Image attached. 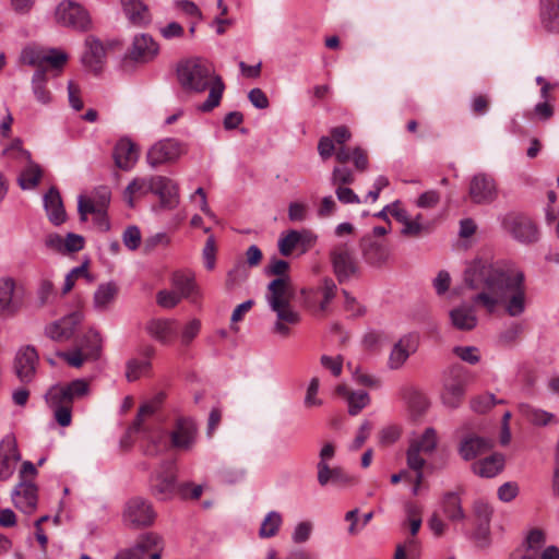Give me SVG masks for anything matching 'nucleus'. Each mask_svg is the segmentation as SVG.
Returning <instances> with one entry per match:
<instances>
[{"mask_svg": "<svg viewBox=\"0 0 559 559\" xmlns=\"http://www.w3.org/2000/svg\"><path fill=\"white\" fill-rule=\"evenodd\" d=\"M467 287L477 292L472 305L462 304L450 311L452 325L461 331H472L478 323L476 308L493 314L502 309L512 318L521 317L527 308L528 296L525 275L518 269H504L488 260L477 259L464 272Z\"/></svg>", "mask_w": 559, "mask_h": 559, "instance_id": "f257e3e1", "label": "nucleus"}, {"mask_svg": "<svg viewBox=\"0 0 559 559\" xmlns=\"http://www.w3.org/2000/svg\"><path fill=\"white\" fill-rule=\"evenodd\" d=\"M177 73L186 91L202 93L210 88L207 99L201 105L203 111H211L219 105L225 84L210 61L201 58L187 60L178 67Z\"/></svg>", "mask_w": 559, "mask_h": 559, "instance_id": "f03ea898", "label": "nucleus"}, {"mask_svg": "<svg viewBox=\"0 0 559 559\" xmlns=\"http://www.w3.org/2000/svg\"><path fill=\"white\" fill-rule=\"evenodd\" d=\"M294 296L290 277L272 280L265 290V300L273 312L276 314V321L273 325V333L282 337H288L290 325H296L300 321V316L290 305Z\"/></svg>", "mask_w": 559, "mask_h": 559, "instance_id": "7ed1b4c3", "label": "nucleus"}, {"mask_svg": "<svg viewBox=\"0 0 559 559\" xmlns=\"http://www.w3.org/2000/svg\"><path fill=\"white\" fill-rule=\"evenodd\" d=\"M90 393V383L85 379H75L69 383L52 385L47 394L46 402L53 412L58 425L68 427L72 423V407L75 400Z\"/></svg>", "mask_w": 559, "mask_h": 559, "instance_id": "20e7f679", "label": "nucleus"}, {"mask_svg": "<svg viewBox=\"0 0 559 559\" xmlns=\"http://www.w3.org/2000/svg\"><path fill=\"white\" fill-rule=\"evenodd\" d=\"M21 60L25 64L35 67L36 70H43L45 73L51 70L58 74L67 63L68 56L66 52L57 49L28 46L23 49Z\"/></svg>", "mask_w": 559, "mask_h": 559, "instance_id": "39448f33", "label": "nucleus"}, {"mask_svg": "<svg viewBox=\"0 0 559 559\" xmlns=\"http://www.w3.org/2000/svg\"><path fill=\"white\" fill-rule=\"evenodd\" d=\"M546 544L545 533L542 530L533 528L528 532L521 547L515 549L510 559H559V549L556 546Z\"/></svg>", "mask_w": 559, "mask_h": 559, "instance_id": "423d86ee", "label": "nucleus"}, {"mask_svg": "<svg viewBox=\"0 0 559 559\" xmlns=\"http://www.w3.org/2000/svg\"><path fill=\"white\" fill-rule=\"evenodd\" d=\"M337 286L330 277L320 281L317 287L304 288L301 296L305 306L314 314L324 316L330 309V304L335 298Z\"/></svg>", "mask_w": 559, "mask_h": 559, "instance_id": "0eeeda50", "label": "nucleus"}, {"mask_svg": "<svg viewBox=\"0 0 559 559\" xmlns=\"http://www.w3.org/2000/svg\"><path fill=\"white\" fill-rule=\"evenodd\" d=\"M330 260L333 272L341 284L358 272L359 265L355 251L348 243L341 242L335 245L330 252Z\"/></svg>", "mask_w": 559, "mask_h": 559, "instance_id": "6e6552de", "label": "nucleus"}, {"mask_svg": "<svg viewBox=\"0 0 559 559\" xmlns=\"http://www.w3.org/2000/svg\"><path fill=\"white\" fill-rule=\"evenodd\" d=\"M466 376L464 368L460 365L452 366L444 379L441 399L443 404L450 408H457L465 395Z\"/></svg>", "mask_w": 559, "mask_h": 559, "instance_id": "1a4fd4ad", "label": "nucleus"}, {"mask_svg": "<svg viewBox=\"0 0 559 559\" xmlns=\"http://www.w3.org/2000/svg\"><path fill=\"white\" fill-rule=\"evenodd\" d=\"M437 443V431L431 427L426 428L420 437L413 439L406 453L408 468L418 469L419 467H424L426 460L421 454H431L435 451Z\"/></svg>", "mask_w": 559, "mask_h": 559, "instance_id": "9d476101", "label": "nucleus"}, {"mask_svg": "<svg viewBox=\"0 0 559 559\" xmlns=\"http://www.w3.org/2000/svg\"><path fill=\"white\" fill-rule=\"evenodd\" d=\"M177 468L174 462H164L151 478L153 495L159 500L171 499L178 493Z\"/></svg>", "mask_w": 559, "mask_h": 559, "instance_id": "9b49d317", "label": "nucleus"}, {"mask_svg": "<svg viewBox=\"0 0 559 559\" xmlns=\"http://www.w3.org/2000/svg\"><path fill=\"white\" fill-rule=\"evenodd\" d=\"M56 19L59 24L78 31H87L92 24L86 9L71 0L62 1L57 7Z\"/></svg>", "mask_w": 559, "mask_h": 559, "instance_id": "f8f14e48", "label": "nucleus"}, {"mask_svg": "<svg viewBox=\"0 0 559 559\" xmlns=\"http://www.w3.org/2000/svg\"><path fill=\"white\" fill-rule=\"evenodd\" d=\"M155 516L151 502L140 497L130 499L122 514L124 524L135 528L152 525Z\"/></svg>", "mask_w": 559, "mask_h": 559, "instance_id": "ddd939ff", "label": "nucleus"}, {"mask_svg": "<svg viewBox=\"0 0 559 559\" xmlns=\"http://www.w3.org/2000/svg\"><path fill=\"white\" fill-rule=\"evenodd\" d=\"M502 224L504 229L522 243H534L539 238L536 224L526 215L508 214L503 218Z\"/></svg>", "mask_w": 559, "mask_h": 559, "instance_id": "4468645a", "label": "nucleus"}, {"mask_svg": "<svg viewBox=\"0 0 559 559\" xmlns=\"http://www.w3.org/2000/svg\"><path fill=\"white\" fill-rule=\"evenodd\" d=\"M163 540L155 533L142 535L135 547L119 552L115 559H160Z\"/></svg>", "mask_w": 559, "mask_h": 559, "instance_id": "2eb2a0df", "label": "nucleus"}, {"mask_svg": "<svg viewBox=\"0 0 559 559\" xmlns=\"http://www.w3.org/2000/svg\"><path fill=\"white\" fill-rule=\"evenodd\" d=\"M183 154L182 144L175 139H164L152 145L146 154L151 167L176 162Z\"/></svg>", "mask_w": 559, "mask_h": 559, "instance_id": "dca6fc26", "label": "nucleus"}, {"mask_svg": "<svg viewBox=\"0 0 559 559\" xmlns=\"http://www.w3.org/2000/svg\"><path fill=\"white\" fill-rule=\"evenodd\" d=\"M197 425L191 418L179 417L169 432V447L180 451H189L197 440Z\"/></svg>", "mask_w": 559, "mask_h": 559, "instance_id": "f3484780", "label": "nucleus"}, {"mask_svg": "<svg viewBox=\"0 0 559 559\" xmlns=\"http://www.w3.org/2000/svg\"><path fill=\"white\" fill-rule=\"evenodd\" d=\"M38 354L35 347H22L14 359V371L21 382L27 384L33 381L38 366Z\"/></svg>", "mask_w": 559, "mask_h": 559, "instance_id": "a211bd4d", "label": "nucleus"}, {"mask_svg": "<svg viewBox=\"0 0 559 559\" xmlns=\"http://www.w3.org/2000/svg\"><path fill=\"white\" fill-rule=\"evenodd\" d=\"M158 51L159 47L157 43L150 35L141 34L134 37L126 55V60L147 63L158 55Z\"/></svg>", "mask_w": 559, "mask_h": 559, "instance_id": "6ab92c4d", "label": "nucleus"}, {"mask_svg": "<svg viewBox=\"0 0 559 559\" xmlns=\"http://www.w3.org/2000/svg\"><path fill=\"white\" fill-rule=\"evenodd\" d=\"M468 195L474 203H491L497 197L493 179L485 174L475 175L469 182Z\"/></svg>", "mask_w": 559, "mask_h": 559, "instance_id": "aec40b11", "label": "nucleus"}, {"mask_svg": "<svg viewBox=\"0 0 559 559\" xmlns=\"http://www.w3.org/2000/svg\"><path fill=\"white\" fill-rule=\"evenodd\" d=\"M418 336L415 334L404 335L394 344L388 360V366L392 370L401 368L408 357L417 350Z\"/></svg>", "mask_w": 559, "mask_h": 559, "instance_id": "412c9836", "label": "nucleus"}, {"mask_svg": "<svg viewBox=\"0 0 559 559\" xmlns=\"http://www.w3.org/2000/svg\"><path fill=\"white\" fill-rule=\"evenodd\" d=\"M360 249L365 261L372 266H380L386 262L390 250L386 243L372 236H365L360 240Z\"/></svg>", "mask_w": 559, "mask_h": 559, "instance_id": "4be33fe9", "label": "nucleus"}, {"mask_svg": "<svg viewBox=\"0 0 559 559\" xmlns=\"http://www.w3.org/2000/svg\"><path fill=\"white\" fill-rule=\"evenodd\" d=\"M88 341L92 342V349L84 352V346H75L72 352H59L58 356L63 358L71 367L80 368L84 361L96 359L99 356L102 343L99 334H92Z\"/></svg>", "mask_w": 559, "mask_h": 559, "instance_id": "5701e85b", "label": "nucleus"}, {"mask_svg": "<svg viewBox=\"0 0 559 559\" xmlns=\"http://www.w3.org/2000/svg\"><path fill=\"white\" fill-rule=\"evenodd\" d=\"M154 194L159 199L160 207L173 210L179 204V193L177 183L165 176H154Z\"/></svg>", "mask_w": 559, "mask_h": 559, "instance_id": "b1692460", "label": "nucleus"}, {"mask_svg": "<svg viewBox=\"0 0 559 559\" xmlns=\"http://www.w3.org/2000/svg\"><path fill=\"white\" fill-rule=\"evenodd\" d=\"M15 508L24 513H32L37 506V488L29 480H21L12 495Z\"/></svg>", "mask_w": 559, "mask_h": 559, "instance_id": "393cba45", "label": "nucleus"}, {"mask_svg": "<svg viewBox=\"0 0 559 559\" xmlns=\"http://www.w3.org/2000/svg\"><path fill=\"white\" fill-rule=\"evenodd\" d=\"M491 448V440L476 433H467L460 442L459 452L465 461H471L478 455L489 452Z\"/></svg>", "mask_w": 559, "mask_h": 559, "instance_id": "a878e982", "label": "nucleus"}, {"mask_svg": "<svg viewBox=\"0 0 559 559\" xmlns=\"http://www.w3.org/2000/svg\"><path fill=\"white\" fill-rule=\"evenodd\" d=\"M20 454L12 439H5L0 443V480L9 479L14 471Z\"/></svg>", "mask_w": 559, "mask_h": 559, "instance_id": "bb28decb", "label": "nucleus"}, {"mask_svg": "<svg viewBox=\"0 0 559 559\" xmlns=\"http://www.w3.org/2000/svg\"><path fill=\"white\" fill-rule=\"evenodd\" d=\"M139 158L138 146L128 139H121L114 148V159L117 167L123 170L131 169Z\"/></svg>", "mask_w": 559, "mask_h": 559, "instance_id": "cd10ccee", "label": "nucleus"}, {"mask_svg": "<svg viewBox=\"0 0 559 559\" xmlns=\"http://www.w3.org/2000/svg\"><path fill=\"white\" fill-rule=\"evenodd\" d=\"M335 393L347 402L348 413L352 416L358 415L370 402L369 394L366 391H354L346 384H338Z\"/></svg>", "mask_w": 559, "mask_h": 559, "instance_id": "c85d7f7f", "label": "nucleus"}, {"mask_svg": "<svg viewBox=\"0 0 559 559\" xmlns=\"http://www.w3.org/2000/svg\"><path fill=\"white\" fill-rule=\"evenodd\" d=\"M164 401L165 394L163 392H159L155 394L151 400L142 404L131 429L133 431H146L147 420L157 413V411L163 405Z\"/></svg>", "mask_w": 559, "mask_h": 559, "instance_id": "c756f323", "label": "nucleus"}, {"mask_svg": "<svg viewBox=\"0 0 559 559\" xmlns=\"http://www.w3.org/2000/svg\"><path fill=\"white\" fill-rule=\"evenodd\" d=\"M335 159L340 165H345L350 159L355 168L358 171H365L369 165V157L366 150L360 146H355L353 148L348 146L337 147L335 153Z\"/></svg>", "mask_w": 559, "mask_h": 559, "instance_id": "7c9ffc66", "label": "nucleus"}, {"mask_svg": "<svg viewBox=\"0 0 559 559\" xmlns=\"http://www.w3.org/2000/svg\"><path fill=\"white\" fill-rule=\"evenodd\" d=\"M147 332L162 344H169L177 335V321L154 319L147 323Z\"/></svg>", "mask_w": 559, "mask_h": 559, "instance_id": "2f4dec72", "label": "nucleus"}, {"mask_svg": "<svg viewBox=\"0 0 559 559\" xmlns=\"http://www.w3.org/2000/svg\"><path fill=\"white\" fill-rule=\"evenodd\" d=\"M86 52L83 56V63L93 72L100 71L106 57V48L97 38L90 36L86 38Z\"/></svg>", "mask_w": 559, "mask_h": 559, "instance_id": "473e14b6", "label": "nucleus"}, {"mask_svg": "<svg viewBox=\"0 0 559 559\" xmlns=\"http://www.w3.org/2000/svg\"><path fill=\"white\" fill-rule=\"evenodd\" d=\"M155 180L154 176L136 177L134 178L124 190V199L130 207L135 204V199L142 198L147 193H154Z\"/></svg>", "mask_w": 559, "mask_h": 559, "instance_id": "72a5a7b5", "label": "nucleus"}, {"mask_svg": "<svg viewBox=\"0 0 559 559\" xmlns=\"http://www.w3.org/2000/svg\"><path fill=\"white\" fill-rule=\"evenodd\" d=\"M44 206L52 224L60 225L66 221V211L57 188L51 187L45 194Z\"/></svg>", "mask_w": 559, "mask_h": 559, "instance_id": "f704fd0d", "label": "nucleus"}, {"mask_svg": "<svg viewBox=\"0 0 559 559\" xmlns=\"http://www.w3.org/2000/svg\"><path fill=\"white\" fill-rule=\"evenodd\" d=\"M539 15L547 32L559 34V0H539Z\"/></svg>", "mask_w": 559, "mask_h": 559, "instance_id": "c9c22d12", "label": "nucleus"}, {"mask_svg": "<svg viewBox=\"0 0 559 559\" xmlns=\"http://www.w3.org/2000/svg\"><path fill=\"white\" fill-rule=\"evenodd\" d=\"M129 21L136 26H145L151 22L148 8L141 0H120Z\"/></svg>", "mask_w": 559, "mask_h": 559, "instance_id": "e433bc0d", "label": "nucleus"}, {"mask_svg": "<svg viewBox=\"0 0 559 559\" xmlns=\"http://www.w3.org/2000/svg\"><path fill=\"white\" fill-rule=\"evenodd\" d=\"M318 481L321 486L332 484L336 487L343 488L353 484L354 478L345 473L341 467L321 466V472L318 473Z\"/></svg>", "mask_w": 559, "mask_h": 559, "instance_id": "4c0bfd02", "label": "nucleus"}, {"mask_svg": "<svg viewBox=\"0 0 559 559\" xmlns=\"http://www.w3.org/2000/svg\"><path fill=\"white\" fill-rule=\"evenodd\" d=\"M519 412L528 423L534 426L544 427L558 423L557 417L552 413L536 408L528 404H520Z\"/></svg>", "mask_w": 559, "mask_h": 559, "instance_id": "58836bf2", "label": "nucleus"}, {"mask_svg": "<svg viewBox=\"0 0 559 559\" xmlns=\"http://www.w3.org/2000/svg\"><path fill=\"white\" fill-rule=\"evenodd\" d=\"M474 514L477 520L476 537L486 539L489 534V523L492 514L490 506L484 501L474 504Z\"/></svg>", "mask_w": 559, "mask_h": 559, "instance_id": "ea45409f", "label": "nucleus"}, {"mask_svg": "<svg viewBox=\"0 0 559 559\" xmlns=\"http://www.w3.org/2000/svg\"><path fill=\"white\" fill-rule=\"evenodd\" d=\"M503 468V456L493 454L473 464V472L481 477H493Z\"/></svg>", "mask_w": 559, "mask_h": 559, "instance_id": "a19ab883", "label": "nucleus"}, {"mask_svg": "<svg viewBox=\"0 0 559 559\" xmlns=\"http://www.w3.org/2000/svg\"><path fill=\"white\" fill-rule=\"evenodd\" d=\"M47 73L43 70H36L32 78V90L36 100L43 105H48L52 100L51 92L47 88Z\"/></svg>", "mask_w": 559, "mask_h": 559, "instance_id": "79ce46f5", "label": "nucleus"}, {"mask_svg": "<svg viewBox=\"0 0 559 559\" xmlns=\"http://www.w3.org/2000/svg\"><path fill=\"white\" fill-rule=\"evenodd\" d=\"M15 283L11 278L0 281V311L14 313L17 309L13 301Z\"/></svg>", "mask_w": 559, "mask_h": 559, "instance_id": "37998d69", "label": "nucleus"}, {"mask_svg": "<svg viewBox=\"0 0 559 559\" xmlns=\"http://www.w3.org/2000/svg\"><path fill=\"white\" fill-rule=\"evenodd\" d=\"M171 284L181 298H190L195 290L193 277L182 272L173 274Z\"/></svg>", "mask_w": 559, "mask_h": 559, "instance_id": "c03bdc74", "label": "nucleus"}, {"mask_svg": "<svg viewBox=\"0 0 559 559\" xmlns=\"http://www.w3.org/2000/svg\"><path fill=\"white\" fill-rule=\"evenodd\" d=\"M282 524L283 518L281 513H278L277 511L269 512L261 523L259 536L261 538H270L275 536L280 531Z\"/></svg>", "mask_w": 559, "mask_h": 559, "instance_id": "a18cd8bd", "label": "nucleus"}, {"mask_svg": "<svg viewBox=\"0 0 559 559\" xmlns=\"http://www.w3.org/2000/svg\"><path fill=\"white\" fill-rule=\"evenodd\" d=\"M118 293V288L112 283L103 284L98 287L94 295V305L97 309L104 310L114 301Z\"/></svg>", "mask_w": 559, "mask_h": 559, "instance_id": "49530a36", "label": "nucleus"}, {"mask_svg": "<svg viewBox=\"0 0 559 559\" xmlns=\"http://www.w3.org/2000/svg\"><path fill=\"white\" fill-rule=\"evenodd\" d=\"M443 512L451 521L464 519V512L461 507L460 498L454 492H448L443 498Z\"/></svg>", "mask_w": 559, "mask_h": 559, "instance_id": "de8ad7c7", "label": "nucleus"}, {"mask_svg": "<svg viewBox=\"0 0 559 559\" xmlns=\"http://www.w3.org/2000/svg\"><path fill=\"white\" fill-rule=\"evenodd\" d=\"M28 166L22 171L19 182L22 189L35 188L41 178L43 171L37 164L27 162Z\"/></svg>", "mask_w": 559, "mask_h": 559, "instance_id": "09e8293b", "label": "nucleus"}, {"mask_svg": "<svg viewBox=\"0 0 559 559\" xmlns=\"http://www.w3.org/2000/svg\"><path fill=\"white\" fill-rule=\"evenodd\" d=\"M151 370L150 360L131 359L127 362L126 377L128 381H136L142 376H145Z\"/></svg>", "mask_w": 559, "mask_h": 559, "instance_id": "8fccbe9b", "label": "nucleus"}, {"mask_svg": "<svg viewBox=\"0 0 559 559\" xmlns=\"http://www.w3.org/2000/svg\"><path fill=\"white\" fill-rule=\"evenodd\" d=\"M278 251L284 257L292 255L295 249H299L298 246V230L292 229L285 234H282L278 242Z\"/></svg>", "mask_w": 559, "mask_h": 559, "instance_id": "3c124183", "label": "nucleus"}, {"mask_svg": "<svg viewBox=\"0 0 559 559\" xmlns=\"http://www.w3.org/2000/svg\"><path fill=\"white\" fill-rule=\"evenodd\" d=\"M249 276V272L245 263L238 262L226 276V288L234 289L239 286L242 282H245Z\"/></svg>", "mask_w": 559, "mask_h": 559, "instance_id": "603ef678", "label": "nucleus"}, {"mask_svg": "<svg viewBox=\"0 0 559 559\" xmlns=\"http://www.w3.org/2000/svg\"><path fill=\"white\" fill-rule=\"evenodd\" d=\"M431 231V224L429 222H415L413 216L403 225L401 230L402 235L406 237L417 238L428 235Z\"/></svg>", "mask_w": 559, "mask_h": 559, "instance_id": "864d4df0", "label": "nucleus"}, {"mask_svg": "<svg viewBox=\"0 0 559 559\" xmlns=\"http://www.w3.org/2000/svg\"><path fill=\"white\" fill-rule=\"evenodd\" d=\"M355 182L354 171L345 165L336 166L331 174V185L333 187L348 186Z\"/></svg>", "mask_w": 559, "mask_h": 559, "instance_id": "5fc2aeb1", "label": "nucleus"}, {"mask_svg": "<svg viewBox=\"0 0 559 559\" xmlns=\"http://www.w3.org/2000/svg\"><path fill=\"white\" fill-rule=\"evenodd\" d=\"M78 210L82 221H86L87 214H95L98 219L105 221L103 209H99L96 202L83 195L79 198Z\"/></svg>", "mask_w": 559, "mask_h": 559, "instance_id": "6e6d98bb", "label": "nucleus"}, {"mask_svg": "<svg viewBox=\"0 0 559 559\" xmlns=\"http://www.w3.org/2000/svg\"><path fill=\"white\" fill-rule=\"evenodd\" d=\"M288 271L289 263L277 258H272L269 265L265 267V274L267 276H275V278L290 277Z\"/></svg>", "mask_w": 559, "mask_h": 559, "instance_id": "4d7b16f0", "label": "nucleus"}, {"mask_svg": "<svg viewBox=\"0 0 559 559\" xmlns=\"http://www.w3.org/2000/svg\"><path fill=\"white\" fill-rule=\"evenodd\" d=\"M216 252H217V247H216L215 238L213 236H210L206 239L205 246L202 250V258H203L204 266L209 271H212L215 267Z\"/></svg>", "mask_w": 559, "mask_h": 559, "instance_id": "13d9d810", "label": "nucleus"}, {"mask_svg": "<svg viewBox=\"0 0 559 559\" xmlns=\"http://www.w3.org/2000/svg\"><path fill=\"white\" fill-rule=\"evenodd\" d=\"M201 330V321L199 319L190 320L182 329L180 340L183 346H189L198 336Z\"/></svg>", "mask_w": 559, "mask_h": 559, "instance_id": "bf43d9fd", "label": "nucleus"}, {"mask_svg": "<svg viewBox=\"0 0 559 559\" xmlns=\"http://www.w3.org/2000/svg\"><path fill=\"white\" fill-rule=\"evenodd\" d=\"M453 353L463 361L475 365L479 361L480 356L478 348L475 346H456Z\"/></svg>", "mask_w": 559, "mask_h": 559, "instance_id": "052dcab7", "label": "nucleus"}, {"mask_svg": "<svg viewBox=\"0 0 559 559\" xmlns=\"http://www.w3.org/2000/svg\"><path fill=\"white\" fill-rule=\"evenodd\" d=\"M3 155L21 162H29L31 159V154L22 147V142L19 139H15L10 146L4 148Z\"/></svg>", "mask_w": 559, "mask_h": 559, "instance_id": "680f3d73", "label": "nucleus"}, {"mask_svg": "<svg viewBox=\"0 0 559 559\" xmlns=\"http://www.w3.org/2000/svg\"><path fill=\"white\" fill-rule=\"evenodd\" d=\"M497 403L491 394H483L471 400V408L476 413H486Z\"/></svg>", "mask_w": 559, "mask_h": 559, "instance_id": "e2e57ef3", "label": "nucleus"}, {"mask_svg": "<svg viewBox=\"0 0 559 559\" xmlns=\"http://www.w3.org/2000/svg\"><path fill=\"white\" fill-rule=\"evenodd\" d=\"M180 300L181 297L179 296V294L171 290L163 289L159 290L156 295V302L158 304V306L167 309L176 307L180 302Z\"/></svg>", "mask_w": 559, "mask_h": 559, "instance_id": "0e129e2a", "label": "nucleus"}, {"mask_svg": "<svg viewBox=\"0 0 559 559\" xmlns=\"http://www.w3.org/2000/svg\"><path fill=\"white\" fill-rule=\"evenodd\" d=\"M124 246L130 250H135L141 243V231L136 226H129L122 235Z\"/></svg>", "mask_w": 559, "mask_h": 559, "instance_id": "69168bd1", "label": "nucleus"}, {"mask_svg": "<svg viewBox=\"0 0 559 559\" xmlns=\"http://www.w3.org/2000/svg\"><path fill=\"white\" fill-rule=\"evenodd\" d=\"M148 439L151 444H148L145 450V453L147 455H155L158 452L164 451L168 447L164 432H159L157 435H150Z\"/></svg>", "mask_w": 559, "mask_h": 559, "instance_id": "338daca9", "label": "nucleus"}, {"mask_svg": "<svg viewBox=\"0 0 559 559\" xmlns=\"http://www.w3.org/2000/svg\"><path fill=\"white\" fill-rule=\"evenodd\" d=\"M330 138L333 140L334 144L338 145V147L346 146L345 143L350 140L352 132L348 127L338 126L331 129Z\"/></svg>", "mask_w": 559, "mask_h": 559, "instance_id": "774afa93", "label": "nucleus"}]
</instances>
